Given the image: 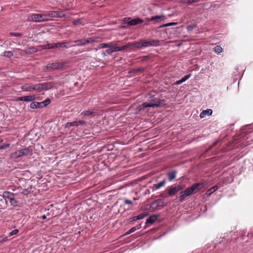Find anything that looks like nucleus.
Returning <instances> with one entry per match:
<instances>
[{
    "label": "nucleus",
    "instance_id": "nucleus-45",
    "mask_svg": "<svg viewBox=\"0 0 253 253\" xmlns=\"http://www.w3.org/2000/svg\"><path fill=\"white\" fill-rule=\"evenodd\" d=\"M10 146L9 144H4L0 146V149H4L9 147Z\"/></svg>",
    "mask_w": 253,
    "mask_h": 253
},
{
    "label": "nucleus",
    "instance_id": "nucleus-7",
    "mask_svg": "<svg viewBox=\"0 0 253 253\" xmlns=\"http://www.w3.org/2000/svg\"><path fill=\"white\" fill-rule=\"evenodd\" d=\"M98 38H89L87 39H83L77 41H72V43H76L78 46L84 45L87 43H91L95 42H98Z\"/></svg>",
    "mask_w": 253,
    "mask_h": 253
},
{
    "label": "nucleus",
    "instance_id": "nucleus-1",
    "mask_svg": "<svg viewBox=\"0 0 253 253\" xmlns=\"http://www.w3.org/2000/svg\"><path fill=\"white\" fill-rule=\"evenodd\" d=\"M64 14L62 11H50L41 14H32L29 16V20L36 22H42L49 21L51 18L62 17Z\"/></svg>",
    "mask_w": 253,
    "mask_h": 253
},
{
    "label": "nucleus",
    "instance_id": "nucleus-54",
    "mask_svg": "<svg viewBox=\"0 0 253 253\" xmlns=\"http://www.w3.org/2000/svg\"><path fill=\"white\" fill-rule=\"evenodd\" d=\"M132 233L131 231L130 230H128L124 234L125 236L128 235Z\"/></svg>",
    "mask_w": 253,
    "mask_h": 253
},
{
    "label": "nucleus",
    "instance_id": "nucleus-58",
    "mask_svg": "<svg viewBox=\"0 0 253 253\" xmlns=\"http://www.w3.org/2000/svg\"><path fill=\"white\" fill-rule=\"evenodd\" d=\"M132 221H135L137 220V219H135V216L133 217L132 218Z\"/></svg>",
    "mask_w": 253,
    "mask_h": 253
},
{
    "label": "nucleus",
    "instance_id": "nucleus-53",
    "mask_svg": "<svg viewBox=\"0 0 253 253\" xmlns=\"http://www.w3.org/2000/svg\"><path fill=\"white\" fill-rule=\"evenodd\" d=\"M160 197L162 198L167 197V196L164 194V192L162 193L160 195Z\"/></svg>",
    "mask_w": 253,
    "mask_h": 253
},
{
    "label": "nucleus",
    "instance_id": "nucleus-8",
    "mask_svg": "<svg viewBox=\"0 0 253 253\" xmlns=\"http://www.w3.org/2000/svg\"><path fill=\"white\" fill-rule=\"evenodd\" d=\"M204 183H198L193 184L191 187L188 188L192 194H195L200 191L204 187Z\"/></svg>",
    "mask_w": 253,
    "mask_h": 253
},
{
    "label": "nucleus",
    "instance_id": "nucleus-28",
    "mask_svg": "<svg viewBox=\"0 0 253 253\" xmlns=\"http://www.w3.org/2000/svg\"><path fill=\"white\" fill-rule=\"evenodd\" d=\"M2 55L5 57L10 58L13 56V53L10 51H5L3 52Z\"/></svg>",
    "mask_w": 253,
    "mask_h": 253
},
{
    "label": "nucleus",
    "instance_id": "nucleus-13",
    "mask_svg": "<svg viewBox=\"0 0 253 253\" xmlns=\"http://www.w3.org/2000/svg\"><path fill=\"white\" fill-rule=\"evenodd\" d=\"M53 84L51 82L40 84L41 91L42 90H48L53 87Z\"/></svg>",
    "mask_w": 253,
    "mask_h": 253
},
{
    "label": "nucleus",
    "instance_id": "nucleus-19",
    "mask_svg": "<svg viewBox=\"0 0 253 253\" xmlns=\"http://www.w3.org/2000/svg\"><path fill=\"white\" fill-rule=\"evenodd\" d=\"M42 102H32L30 105V107L32 109H37V108H42Z\"/></svg>",
    "mask_w": 253,
    "mask_h": 253
},
{
    "label": "nucleus",
    "instance_id": "nucleus-14",
    "mask_svg": "<svg viewBox=\"0 0 253 253\" xmlns=\"http://www.w3.org/2000/svg\"><path fill=\"white\" fill-rule=\"evenodd\" d=\"M143 22V20L140 18H136L134 19H131L130 18V19L128 20L127 24L130 26H135L138 24H141Z\"/></svg>",
    "mask_w": 253,
    "mask_h": 253
},
{
    "label": "nucleus",
    "instance_id": "nucleus-41",
    "mask_svg": "<svg viewBox=\"0 0 253 253\" xmlns=\"http://www.w3.org/2000/svg\"><path fill=\"white\" fill-rule=\"evenodd\" d=\"M44 46H45V48H46V49H52V48H55V47L54 46V43H53V44H47Z\"/></svg>",
    "mask_w": 253,
    "mask_h": 253
},
{
    "label": "nucleus",
    "instance_id": "nucleus-61",
    "mask_svg": "<svg viewBox=\"0 0 253 253\" xmlns=\"http://www.w3.org/2000/svg\"><path fill=\"white\" fill-rule=\"evenodd\" d=\"M133 200H137V198H133Z\"/></svg>",
    "mask_w": 253,
    "mask_h": 253
},
{
    "label": "nucleus",
    "instance_id": "nucleus-59",
    "mask_svg": "<svg viewBox=\"0 0 253 253\" xmlns=\"http://www.w3.org/2000/svg\"><path fill=\"white\" fill-rule=\"evenodd\" d=\"M3 141V139L0 138V143Z\"/></svg>",
    "mask_w": 253,
    "mask_h": 253
},
{
    "label": "nucleus",
    "instance_id": "nucleus-32",
    "mask_svg": "<svg viewBox=\"0 0 253 253\" xmlns=\"http://www.w3.org/2000/svg\"><path fill=\"white\" fill-rule=\"evenodd\" d=\"M174 187L175 188H176V190L178 192H179V191L180 190H183V189H184L185 188V185H181V184H178L177 185H175L174 186Z\"/></svg>",
    "mask_w": 253,
    "mask_h": 253
},
{
    "label": "nucleus",
    "instance_id": "nucleus-24",
    "mask_svg": "<svg viewBox=\"0 0 253 253\" xmlns=\"http://www.w3.org/2000/svg\"><path fill=\"white\" fill-rule=\"evenodd\" d=\"M14 194L9 191H4L3 192L2 197L5 199H8V200L11 199L12 196H14Z\"/></svg>",
    "mask_w": 253,
    "mask_h": 253
},
{
    "label": "nucleus",
    "instance_id": "nucleus-44",
    "mask_svg": "<svg viewBox=\"0 0 253 253\" xmlns=\"http://www.w3.org/2000/svg\"><path fill=\"white\" fill-rule=\"evenodd\" d=\"M176 25H177V23L171 22V23H167V24H165L162 27H169V26Z\"/></svg>",
    "mask_w": 253,
    "mask_h": 253
},
{
    "label": "nucleus",
    "instance_id": "nucleus-20",
    "mask_svg": "<svg viewBox=\"0 0 253 253\" xmlns=\"http://www.w3.org/2000/svg\"><path fill=\"white\" fill-rule=\"evenodd\" d=\"M212 113V111L211 109H207L206 110H203L200 115V117L201 118H204L206 117V115L210 116L211 115Z\"/></svg>",
    "mask_w": 253,
    "mask_h": 253
},
{
    "label": "nucleus",
    "instance_id": "nucleus-29",
    "mask_svg": "<svg viewBox=\"0 0 253 253\" xmlns=\"http://www.w3.org/2000/svg\"><path fill=\"white\" fill-rule=\"evenodd\" d=\"M77 126V121H74L73 122H68L66 124L65 127L66 128H69L71 126Z\"/></svg>",
    "mask_w": 253,
    "mask_h": 253
},
{
    "label": "nucleus",
    "instance_id": "nucleus-37",
    "mask_svg": "<svg viewBox=\"0 0 253 253\" xmlns=\"http://www.w3.org/2000/svg\"><path fill=\"white\" fill-rule=\"evenodd\" d=\"M82 20L81 19H77L73 21V24L74 25H78L79 24H82Z\"/></svg>",
    "mask_w": 253,
    "mask_h": 253
},
{
    "label": "nucleus",
    "instance_id": "nucleus-26",
    "mask_svg": "<svg viewBox=\"0 0 253 253\" xmlns=\"http://www.w3.org/2000/svg\"><path fill=\"white\" fill-rule=\"evenodd\" d=\"M9 201L11 206L15 207L18 205V202L15 199L14 196H12L11 199H9Z\"/></svg>",
    "mask_w": 253,
    "mask_h": 253
},
{
    "label": "nucleus",
    "instance_id": "nucleus-11",
    "mask_svg": "<svg viewBox=\"0 0 253 253\" xmlns=\"http://www.w3.org/2000/svg\"><path fill=\"white\" fill-rule=\"evenodd\" d=\"M180 194L181 195L179 197V201L180 202H183L186 197L192 195L188 188L183 191L181 192Z\"/></svg>",
    "mask_w": 253,
    "mask_h": 253
},
{
    "label": "nucleus",
    "instance_id": "nucleus-23",
    "mask_svg": "<svg viewBox=\"0 0 253 253\" xmlns=\"http://www.w3.org/2000/svg\"><path fill=\"white\" fill-rule=\"evenodd\" d=\"M166 183V180L164 179L162 181L160 182L159 183L157 184H155L153 185V190H156L158 189H159L161 187L163 186Z\"/></svg>",
    "mask_w": 253,
    "mask_h": 253
},
{
    "label": "nucleus",
    "instance_id": "nucleus-49",
    "mask_svg": "<svg viewBox=\"0 0 253 253\" xmlns=\"http://www.w3.org/2000/svg\"><path fill=\"white\" fill-rule=\"evenodd\" d=\"M124 203L126 204H127V205H131L132 204V202L130 200H129L126 199H125L124 200Z\"/></svg>",
    "mask_w": 253,
    "mask_h": 253
},
{
    "label": "nucleus",
    "instance_id": "nucleus-51",
    "mask_svg": "<svg viewBox=\"0 0 253 253\" xmlns=\"http://www.w3.org/2000/svg\"><path fill=\"white\" fill-rule=\"evenodd\" d=\"M109 48L107 49L106 50V52L107 54H110L112 53V52H113V50H112V49L111 47H109Z\"/></svg>",
    "mask_w": 253,
    "mask_h": 253
},
{
    "label": "nucleus",
    "instance_id": "nucleus-4",
    "mask_svg": "<svg viewBox=\"0 0 253 253\" xmlns=\"http://www.w3.org/2000/svg\"><path fill=\"white\" fill-rule=\"evenodd\" d=\"M32 152L29 148L18 150L14 153H12L10 157L13 159H17L21 156L30 155H31Z\"/></svg>",
    "mask_w": 253,
    "mask_h": 253
},
{
    "label": "nucleus",
    "instance_id": "nucleus-31",
    "mask_svg": "<svg viewBox=\"0 0 253 253\" xmlns=\"http://www.w3.org/2000/svg\"><path fill=\"white\" fill-rule=\"evenodd\" d=\"M218 189V186H214L213 187H212L211 188H210L208 191V192L209 193V195H211V194H212L213 192H214V191H215L216 190H217Z\"/></svg>",
    "mask_w": 253,
    "mask_h": 253
},
{
    "label": "nucleus",
    "instance_id": "nucleus-3",
    "mask_svg": "<svg viewBox=\"0 0 253 253\" xmlns=\"http://www.w3.org/2000/svg\"><path fill=\"white\" fill-rule=\"evenodd\" d=\"M148 100L150 102H145L142 103L139 106L140 111L145 109L147 107H158L161 106L163 104V100H160L155 96V94H153V92L149 94Z\"/></svg>",
    "mask_w": 253,
    "mask_h": 253
},
{
    "label": "nucleus",
    "instance_id": "nucleus-39",
    "mask_svg": "<svg viewBox=\"0 0 253 253\" xmlns=\"http://www.w3.org/2000/svg\"><path fill=\"white\" fill-rule=\"evenodd\" d=\"M196 27H197V25H196V24L189 25L187 26V29L188 31H191L193 30V29H194Z\"/></svg>",
    "mask_w": 253,
    "mask_h": 253
},
{
    "label": "nucleus",
    "instance_id": "nucleus-38",
    "mask_svg": "<svg viewBox=\"0 0 253 253\" xmlns=\"http://www.w3.org/2000/svg\"><path fill=\"white\" fill-rule=\"evenodd\" d=\"M36 50L34 48H31L26 50H24L23 52L26 54L31 53L35 52Z\"/></svg>",
    "mask_w": 253,
    "mask_h": 253
},
{
    "label": "nucleus",
    "instance_id": "nucleus-60",
    "mask_svg": "<svg viewBox=\"0 0 253 253\" xmlns=\"http://www.w3.org/2000/svg\"><path fill=\"white\" fill-rule=\"evenodd\" d=\"M76 45H70L69 47H71V46H75Z\"/></svg>",
    "mask_w": 253,
    "mask_h": 253
},
{
    "label": "nucleus",
    "instance_id": "nucleus-43",
    "mask_svg": "<svg viewBox=\"0 0 253 253\" xmlns=\"http://www.w3.org/2000/svg\"><path fill=\"white\" fill-rule=\"evenodd\" d=\"M190 74L187 75L184 77L182 78L180 80L182 83L186 81L187 80H188L190 77Z\"/></svg>",
    "mask_w": 253,
    "mask_h": 253
},
{
    "label": "nucleus",
    "instance_id": "nucleus-46",
    "mask_svg": "<svg viewBox=\"0 0 253 253\" xmlns=\"http://www.w3.org/2000/svg\"><path fill=\"white\" fill-rule=\"evenodd\" d=\"M181 2L187 4H192L191 0H183L182 1H181Z\"/></svg>",
    "mask_w": 253,
    "mask_h": 253
},
{
    "label": "nucleus",
    "instance_id": "nucleus-5",
    "mask_svg": "<svg viewBox=\"0 0 253 253\" xmlns=\"http://www.w3.org/2000/svg\"><path fill=\"white\" fill-rule=\"evenodd\" d=\"M67 63L66 62H55L48 64L44 67L43 70L51 71L62 69Z\"/></svg>",
    "mask_w": 253,
    "mask_h": 253
},
{
    "label": "nucleus",
    "instance_id": "nucleus-21",
    "mask_svg": "<svg viewBox=\"0 0 253 253\" xmlns=\"http://www.w3.org/2000/svg\"><path fill=\"white\" fill-rule=\"evenodd\" d=\"M176 174V171L175 170H172L168 172L167 175L169 180V181H171L172 180H173L175 178Z\"/></svg>",
    "mask_w": 253,
    "mask_h": 253
},
{
    "label": "nucleus",
    "instance_id": "nucleus-35",
    "mask_svg": "<svg viewBox=\"0 0 253 253\" xmlns=\"http://www.w3.org/2000/svg\"><path fill=\"white\" fill-rule=\"evenodd\" d=\"M43 107L46 106L50 103V100L49 99H46L42 102Z\"/></svg>",
    "mask_w": 253,
    "mask_h": 253
},
{
    "label": "nucleus",
    "instance_id": "nucleus-30",
    "mask_svg": "<svg viewBox=\"0 0 253 253\" xmlns=\"http://www.w3.org/2000/svg\"><path fill=\"white\" fill-rule=\"evenodd\" d=\"M112 46V43H101L99 45L98 47L99 48H108Z\"/></svg>",
    "mask_w": 253,
    "mask_h": 253
},
{
    "label": "nucleus",
    "instance_id": "nucleus-48",
    "mask_svg": "<svg viewBox=\"0 0 253 253\" xmlns=\"http://www.w3.org/2000/svg\"><path fill=\"white\" fill-rule=\"evenodd\" d=\"M144 68L140 67V68L135 69L134 71H135V72H142L144 71Z\"/></svg>",
    "mask_w": 253,
    "mask_h": 253
},
{
    "label": "nucleus",
    "instance_id": "nucleus-15",
    "mask_svg": "<svg viewBox=\"0 0 253 253\" xmlns=\"http://www.w3.org/2000/svg\"><path fill=\"white\" fill-rule=\"evenodd\" d=\"M72 43V42H58L54 43V46L55 48H62V47H66L68 48V45L70 44V43Z\"/></svg>",
    "mask_w": 253,
    "mask_h": 253
},
{
    "label": "nucleus",
    "instance_id": "nucleus-33",
    "mask_svg": "<svg viewBox=\"0 0 253 253\" xmlns=\"http://www.w3.org/2000/svg\"><path fill=\"white\" fill-rule=\"evenodd\" d=\"M147 215V214L146 213H141L138 215L135 216V219H141L143 218L144 217L146 216Z\"/></svg>",
    "mask_w": 253,
    "mask_h": 253
},
{
    "label": "nucleus",
    "instance_id": "nucleus-25",
    "mask_svg": "<svg viewBox=\"0 0 253 253\" xmlns=\"http://www.w3.org/2000/svg\"><path fill=\"white\" fill-rule=\"evenodd\" d=\"M130 19V17H126L123 20L122 24V27L123 28H126L127 26H129L127 24L128 20Z\"/></svg>",
    "mask_w": 253,
    "mask_h": 253
},
{
    "label": "nucleus",
    "instance_id": "nucleus-2",
    "mask_svg": "<svg viewBox=\"0 0 253 253\" xmlns=\"http://www.w3.org/2000/svg\"><path fill=\"white\" fill-rule=\"evenodd\" d=\"M131 43L132 50L141 49L145 47L150 46H157L160 45V41L158 40H141L138 42H135Z\"/></svg>",
    "mask_w": 253,
    "mask_h": 253
},
{
    "label": "nucleus",
    "instance_id": "nucleus-57",
    "mask_svg": "<svg viewBox=\"0 0 253 253\" xmlns=\"http://www.w3.org/2000/svg\"><path fill=\"white\" fill-rule=\"evenodd\" d=\"M42 219H46V215H42Z\"/></svg>",
    "mask_w": 253,
    "mask_h": 253
},
{
    "label": "nucleus",
    "instance_id": "nucleus-9",
    "mask_svg": "<svg viewBox=\"0 0 253 253\" xmlns=\"http://www.w3.org/2000/svg\"><path fill=\"white\" fill-rule=\"evenodd\" d=\"M110 47L111 48L112 50H113V52L122 51L127 48H131L132 49L131 42H128L126 45H124L122 47H118L116 45H113V43H112V46Z\"/></svg>",
    "mask_w": 253,
    "mask_h": 253
},
{
    "label": "nucleus",
    "instance_id": "nucleus-27",
    "mask_svg": "<svg viewBox=\"0 0 253 253\" xmlns=\"http://www.w3.org/2000/svg\"><path fill=\"white\" fill-rule=\"evenodd\" d=\"M213 51L217 54H219L222 51V48L220 45H216L213 48Z\"/></svg>",
    "mask_w": 253,
    "mask_h": 253
},
{
    "label": "nucleus",
    "instance_id": "nucleus-36",
    "mask_svg": "<svg viewBox=\"0 0 253 253\" xmlns=\"http://www.w3.org/2000/svg\"><path fill=\"white\" fill-rule=\"evenodd\" d=\"M93 113V112L90 110H86L82 112V114H83L84 116H89L92 114Z\"/></svg>",
    "mask_w": 253,
    "mask_h": 253
},
{
    "label": "nucleus",
    "instance_id": "nucleus-47",
    "mask_svg": "<svg viewBox=\"0 0 253 253\" xmlns=\"http://www.w3.org/2000/svg\"><path fill=\"white\" fill-rule=\"evenodd\" d=\"M29 191L28 189H24L22 192V194L25 195H28L29 194Z\"/></svg>",
    "mask_w": 253,
    "mask_h": 253
},
{
    "label": "nucleus",
    "instance_id": "nucleus-12",
    "mask_svg": "<svg viewBox=\"0 0 253 253\" xmlns=\"http://www.w3.org/2000/svg\"><path fill=\"white\" fill-rule=\"evenodd\" d=\"M36 99V96L34 95L25 96L21 97H18L16 100V101H24L26 102H30Z\"/></svg>",
    "mask_w": 253,
    "mask_h": 253
},
{
    "label": "nucleus",
    "instance_id": "nucleus-17",
    "mask_svg": "<svg viewBox=\"0 0 253 253\" xmlns=\"http://www.w3.org/2000/svg\"><path fill=\"white\" fill-rule=\"evenodd\" d=\"M159 215H153L150 216L146 221L145 224H152L157 220Z\"/></svg>",
    "mask_w": 253,
    "mask_h": 253
},
{
    "label": "nucleus",
    "instance_id": "nucleus-40",
    "mask_svg": "<svg viewBox=\"0 0 253 253\" xmlns=\"http://www.w3.org/2000/svg\"><path fill=\"white\" fill-rule=\"evenodd\" d=\"M19 231L18 229H14L9 233L8 236L10 237L13 235H15L18 233Z\"/></svg>",
    "mask_w": 253,
    "mask_h": 253
},
{
    "label": "nucleus",
    "instance_id": "nucleus-42",
    "mask_svg": "<svg viewBox=\"0 0 253 253\" xmlns=\"http://www.w3.org/2000/svg\"><path fill=\"white\" fill-rule=\"evenodd\" d=\"M9 34L14 37H21L22 36V34L21 33H10Z\"/></svg>",
    "mask_w": 253,
    "mask_h": 253
},
{
    "label": "nucleus",
    "instance_id": "nucleus-55",
    "mask_svg": "<svg viewBox=\"0 0 253 253\" xmlns=\"http://www.w3.org/2000/svg\"><path fill=\"white\" fill-rule=\"evenodd\" d=\"M181 83H182L181 82V80H178V81H176V82L175 84H181Z\"/></svg>",
    "mask_w": 253,
    "mask_h": 253
},
{
    "label": "nucleus",
    "instance_id": "nucleus-22",
    "mask_svg": "<svg viewBox=\"0 0 253 253\" xmlns=\"http://www.w3.org/2000/svg\"><path fill=\"white\" fill-rule=\"evenodd\" d=\"M148 19L149 21H156V22H157L158 20L163 21L165 19V16L164 15H162V16L156 15V16H152L151 18H148Z\"/></svg>",
    "mask_w": 253,
    "mask_h": 253
},
{
    "label": "nucleus",
    "instance_id": "nucleus-34",
    "mask_svg": "<svg viewBox=\"0 0 253 253\" xmlns=\"http://www.w3.org/2000/svg\"><path fill=\"white\" fill-rule=\"evenodd\" d=\"M8 240L7 237L1 236L0 237V245H2L4 242Z\"/></svg>",
    "mask_w": 253,
    "mask_h": 253
},
{
    "label": "nucleus",
    "instance_id": "nucleus-6",
    "mask_svg": "<svg viewBox=\"0 0 253 253\" xmlns=\"http://www.w3.org/2000/svg\"><path fill=\"white\" fill-rule=\"evenodd\" d=\"M21 89L24 91H32L34 90L41 91L40 84H25L21 86Z\"/></svg>",
    "mask_w": 253,
    "mask_h": 253
},
{
    "label": "nucleus",
    "instance_id": "nucleus-10",
    "mask_svg": "<svg viewBox=\"0 0 253 253\" xmlns=\"http://www.w3.org/2000/svg\"><path fill=\"white\" fill-rule=\"evenodd\" d=\"M180 194L181 195L179 197V201L180 202H183L186 197L192 195L188 188L183 191L181 192Z\"/></svg>",
    "mask_w": 253,
    "mask_h": 253
},
{
    "label": "nucleus",
    "instance_id": "nucleus-56",
    "mask_svg": "<svg viewBox=\"0 0 253 253\" xmlns=\"http://www.w3.org/2000/svg\"><path fill=\"white\" fill-rule=\"evenodd\" d=\"M136 227V230L139 229L141 228V224L137 225Z\"/></svg>",
    "mask_w": 253,
    "mask_h": 253
},
{
    "label": "nucleus",
    "instance_id": "nucleus-50",
    "mask_svg": "<svg viewBox=\"0 0 253 253\" xmlns=\"http://www.w3.org/2000/svg\"><path fill=\"white\" fill-rule=\"evenodd\" d=\"M77 126L80 125H84L86 124L85 122L84 121H77Z\"/></svg>",
    "mask_w": 253,
    "mask_h": 253
},
{
    "label": "nucleus",
    "instance_id": "nucleus-52",
    "mask_svg": "<svg viewBox=\"0 0 253 253\" xmlns=\"http://www.w3.org/2000/svg\"><path fill=\"white\" fill-rule=\"evenodd\" d=\"M132 233L134 232L136 230V227H133L129 229Z\"/></svg>",
    "mask_w": 253,
    "mask_h": 253
},
{
    "label": "nucleus",
    "instance_id": "nucleus-16",
    "mask_svg": "<svg viewBox=\"0 0 253 253\" xmlns=\"http://www.w3.org/2000/svg\"><path fill=\"white\" fill-rule=\"evenodd\" d=\"M169 190L168 192V195L169 196H172L176 195L178 192L177 191L176 188L173 186L169 187Z\"/></svg>",
    "mask_w": 253,
    "mask_h": 253
},
{
    "label": "nucleus",
    "instance_id": "nucleus-18",
    "mask_svg": "<svg viewBox=\"0 0 253 253\" xmlns=\"http://www.w3.org/2000/svg\"><path fill=\"white\" fill-rule=\"evenodd\" d=\"M165 204V201L163 199H158L154 202H153L151 205H156V207L158 208L159 207H163Z\"/></svg>",
    "mask_w": 253,
    "mask_h": 253
}]
</instances>
